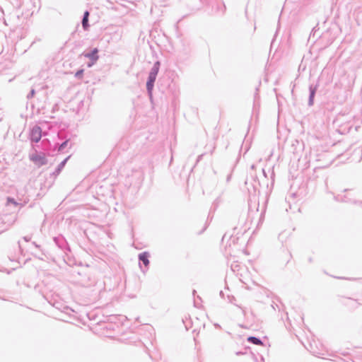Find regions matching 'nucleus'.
<instances>
[{"instance_id": "obj_25", "label": "nucleus", "mask_w": 362, "mask_h": 362, "mask_svg": "<svg viewBox=\"0 0 362 362\" xmlns=\"http://www.w3.org/2000/svg\"><path fill=\"white\" fill-rule=\"evenodd\" d=\"M348 192V189H344V192L346 193Z\"/></svg>"}, {"instance_id": "obj_11", "label": "nucleus", "mask_w": 362, "mask_h": 362, "mask_svg": "<svg viewBox=\"0 0 362 362\" xmlns=\"http://www.w3.org/2000/svg\"><path fill=\"white\" fill-rule=\"evenodd\" d=\"M88 16H89V12L86 11L83 14V19H82V26L84 30H87L88 25Z\"/></svg>"}, {"instance_id": "obj_8", "label": "nucleus", "mask_w": 362, "mask_h": 362, "mask_svg": "<svg viewBox=\"0 0 362 362\" xmlns=\"http://www.w3.org/2000/svg\"><path fill=\"white\" fill-rule=\"evenodd\" d=\"M149 254L147 252H141L139 255V259L141 262L146 267H148L149 264Z\"/></svg>"}, {"instance_id": "obj_1", "label": "nucleus", "mask_w": 362, "mask_h": 362, "mask_svg": "<svg viewBox=\"0 0 362 362\" xmlns=\"http://www.w3.org/2000/svg\"><path fill=\"white\" fill-rule=\"evenodd\" d=\"M30 160L37 165L42 166L47 163V158L43 153L35 152L30 156Z\"/></svg>"}, {"instance_id": "obj_19", "label": "nucleus", "mask_w": 362, "mask_h": 362, "mask_svg": "<svg viewBox=\"0 0 362 362\" xmlns=\"http://www.w3.org/2000/svg\"><path fill=\"white\" fill-rule=\"evenodd\" d=\"M237 306H238L239 308H240V309L242 310L243 314L244 315H246V310H245V308H243V307H241V306H240V305H237Z\"/></svg>"}, {"instance_id": "obj_17", "label": "nucleus", "mask_w": 362, "mask_h": 362, "mask_svg": "<svg viewBox=\"0 0 362 362\" xmlns=\"http://www.w3.org/2000/svg\"><path fill=\"white\" fill-rule=\"evenodd\" d=\"M96 63V62L90 61L88 63L87 66L88 67H91L93 65H94Z\"/></svg>"}, {"instance_id": "obj_9", "label": "nucleus", "mask_w": 362, "mask_h": 362, "mask_svg": "<svg viewBox=\"0 0 362 362\" xmlns=\"http://www.w3.org/2000/svg\"><path fill=\"white\" fill-rule=\"evenodd\" d=\"M69 157H67L66 158H65L63 161H62L57 166V168H56L55 171L53 173V174L54 175H58L61 171L62 170V169L64 168V165H66L68 159H69Z\"/></svg>"}, {"instance_id": "obj_18", "label": "nucleus", "mask_w": 362, "mask_h": 362, "mask_svg": "<svg viewBox=\"0 0 362 362\" xmlns=\"http://www.w3.org/2000/svg\"><path fill=\"white\" fill-rule=\"evenodd\" d=\"M259 185V182L256 180H255V184L253 185L255 190L257 189V187Z\"/></svg>"}, {"instance_id": "obj_22", "label": "nucleus", "mask_w": 362, "mask_h": 362, "mask_svg": "<svg viewBox=\"0 0 362 362\" xmlns=\"http://www.w3.org/2000/svg\"><path fill=\"white\" fill-rule=\"evenodd\" d=\"M33 244L36 247H39V245H38L36 243L33 242Z\"/></svg>"}, {"instance_id": "obj_7", "label": "nucleus", "mask_w": 362, "mask_h": 362, "mask_svg": "<svg viewBox=\"0 0 362 362\" xmlns=\"http://www.w3.org/2000/svg\"><path fill=\"white\" fill-rule=\"evenodd\" d=\"M317 86H313V85H310L309 87L310 95H309V99H308V105L310 106H312L313 105L314 97H315V93L317 91Z\"/></svg>"}, {"instance_id": "obj_21", "label": "nucleus", "mask_w": 362, "mask_h": 362, "mask_svg": "<svg viewBox=\"0 0 362 362\" xmlns=\"http://www.w3.org/2000/svg\"><path fill=\"white\" fill-rule=\"evenodd\" d=\"M234 302H235V298H233V300H230V303H233L234 305H235L237 306L238 305H236Z\"/></svg>"}, {"instance_id": "obj_23", "label": "nucleus", "mask_w": 362, "mask_h": 362, "mask_svg": "<svg viewBox=\"0 0 362 362\" xmlns=\"http://www.w3.org/2000/svg\"><path fill=\"white\" fill-rule=\"evenodd\" d=\"M140 267H141V269L142 270V272H145V270H144V269H142L141 266H140Z\"/></svg>"}, {"instance_id": "obj_5", "label": "nucleus", "mask_w": 362, "mask_h": 362, "mask_svg": "<svg viewBox=\"0 0 362 362\" xmlns=\"http://www.w3.org/2000/svg\"><path fill=\"white\" fill-rule=\"evenodd\" d=\"M54 243H56V245L61 249L62 250H69V247L67 245V243L66 241V240L62 237V236H59V237H55L54 238Z\"/></svg>"}, {"instance_id": "obj_13", "label": "nucleus", "mask_w": 362, "mask_h": 362, "mask_svg": "<svg viewBox=\"0 0 362 362\" xmlns=\"http://www.w3.org/2000/svg\"><path fill=\"white\" fill-rule=\"evenodd\" d=\"M6 204L8 206L9 205H13L15 207L18 206V205H20L19 203H18L13 198H11V197H8L7 198V202H6Z\"/></svg>"}, {"instance_id": "obj_2", "label": "nucleus", "mask_w": 362, "mask_h": 362, "mask_svg": "<svg viewBox=\"0 0 362 362\" xmlns=\"http://www.w3.org/2000/svg\"><path fill=\"white\" fill-rule=\"evenodd\" d=\"M42 137V129L38 126H35L30 132V138L32 142L37 143Z\"/></svg>"}, {"instance_id": "obj_26", "label": "nucleus", "mask_w": 362, "mask_h": 362, "mask_svg": "<svg viewBox=\"0 0 362 362\" xmlns=\"http://www.w3.org/2000/svg\"><path fill=\"white\" fill-rule=\"evenodd\" d=\"M247 183H248V180H247L245 181V184H246V185H247Z\"/></svg>"}, {"instance_id": "obj_20", "label": "nucleus", "mask_w": 362, "mask_h": 362, "mask_svg": "<svg viewBox=\"0 0 362 362\" xmlns=\"http://www.w3.org/2000/svg\"><path fill=\"white\" fill-rule=\"evenodd\" d=\"M23 239H24V240H25V241H26V242H28V241H30V237H28V236H25V237L23 238Z\"/></svg>"}, {"instance_id": "obj_10", "label": "nucleus", "mask_w": 362, "mask_h": 362, "mask_svg": "<svg viewBox=\"0 0 362 362\" xmlns=\"http://www.w3.org/2000/svg\"><path fill=\"white\" fill-rule=\"evenodd\" d=\"M160 62L159 61L156 62L153 64V66L151 68L149 74L157 76L158 73V71H159V69H160Z\"/></svg>"}, {"instance_id": "obj_12", "label": "nucleus", "mask_w": 362, "mask_h": 362, "mask_svg": "<svg viewBox=\"0 0 362 362\" xmlns=\"http://www.w3.org/2000/svg\"><path fill=\"white\" fill-rule=\"evenodd\" d=\"M247 341L249 342L252 343L256 345H262V341H261V339L259 338H257L255 337H249L247 338Z\"/></svg>"}, {"instance_id": "obj_15", "label": "nucleus", "mask_w": 362, "mask_h": 362, "mask_svg": "<svg viewBox=\"0 0 362 362\" xmlns=\"http://www.w3.org/2000/svg\"><path fill=\"white\" fill-rule=\"evenodd\" d=\"M83 69L77 71L75 74V77L77 78H81L83 77Z\"/></svg>"}, {"instance_id": "obj_16", "label": "nucleus", "mask_w": 362, "mask_h": 362, "mask_svg": "<svg viewBox=\"0 0 362 362\" xmlns=\"http://www.w3.org/2000/svg\"><path fill=\"white\" fill-rule=\"evenodd\" d=\"M35 93V90H34V89H32V90H30V93H29V94H28V95H27V98H28V99H30V98H33V97L34 96Z\"/></svg>"}, {"instance_id": "obj_3", "label": "nucleus", "mask_w": 362, "mask_h": 362, "mask_svg": "<svg viewBox=\"0 0 362 362\" xmlns=\"http://www.w3.org/2000/svg\"><path fill=\"white\" fill-rule=\"evenodd\" d=\"M98 49L94 48L90 52H83L82 55L90 61L97 62L99 59Z\"/></svg>"}, {"instance_id": "obj_6", "label": "nucleus", "mask_w": 362, "mask_h": 362, "mask_svg": "<svg viewBox=\"0 0 362 362\" xmlns=\"http://www.w3.org/2000/svg\"><path fill=\"white\" fill-rule=\"evenodd\" d=\"M334 199L338 202L356 203L349 194H339Z\"/></svg>"}, {"instance_id": "obj_24", "label": "nucleus", "mask_w": 362, "mask_h": 362, "mask_svg": "<svg viewBox=\"0 0 362 362\" xmlns=\"http://www.w3.org/2000/svg\"><path fill=\"white\" fill-rule=\"evenodd\" d=\"M18 247L19 249L21 250V245H20V243L18 242Z\"/></svg>"}, {"instance_id": "obj_4", "label": "nucleus", "mask_w": 362, "mask_h": 362, "mask_svg": "<svg viewBox=\"0 0 362 362\" xmlns=\"http://www.w3.org/2000/svg\"><path fill=\"white\" fill-rule=\"evenodd\" d=\"M157 76L153 74H148V81L146 82V89L148 93L151 95L152 90L153 88L154 83L156 79Z\"/></svg>"}, {"instance_id": "obj_14", "label": "nucleus", "mask_w": 362, "mask_h": 362, "mask_svg": "<svg viewBox=\"0 0 362 362\" xmlns=\"http://www.w3.org/2000/svg\"><path fill=\"white\" fill-rule=\"evenodd\" d=\"M68 144H69V140H66L65 141H64L62 144L59 145V148H58V151H63L64 150V148L68 146Z\"/></svg>"}]
</instances>
